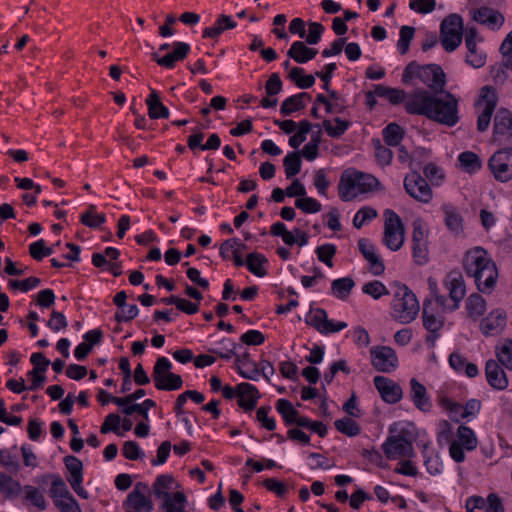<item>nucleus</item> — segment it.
<instances>
[{
	"label": "nucleus",
	"mask_w": 512,
	"mask_h": 512,
	"mask_svg": "<svg viewBox=\"0 0 512 512\" xmlns=\"http://www.w3.org/2000/svg\"><path fill=\"white\" fill-rule=\"evenodd\" d=\"M485 375L491 387L497 390H504L508 386V378L503 368L497 361L490 359L485 365Z\"/></svg>",
	"instance_id": "17"
},
{
	"label": "nucleus",
	"mask_w": 512,
	"mask_h": 512,
	"mask_svg": "<svg viewBox=\"0 0 512 512\" xmlns=\"http://www.w3.org/2000/svg\"><path fill=\"white\" fill-rule=\"evenodd\" d=\"M262 484L268 491L276 494L280 498H283L288 491L286 485L275 478H267Z\"/></svg>",
	"instance_id": "59"
},
{
	"label": "nucleus",
	"mask_w": 512,
	"mask_h": 512,
	"mask_svg": "<svg viewBox=\"0 0 512 512\" xmlns=\"http://www.w3.org/2000/svg\"><path fill=\"white\" fill-rule=\"evenodd\" d=\"M64 463L67 470L70 473V477H68V482L70 483L72 489L76 492L78 496L81 498L87 499L88 493L81 486L83 480V463L77 457L68 455L64 458Z\"/></svg>",
	"instance_id": "13"
},
{
	"label": "nucleus",
	"mask_w": 512,
	"mask_h": 512,
	"mask_svg": "<svg viewBox=\"0 0 512 512\" xmlns=\"http://www.w3.org/2000/svg\"><path fill=\"white\" fill-rule=\"evenodd\" d=\"M236 27V23L231 19L230 16L221 14L215 22L213 27H207L203 30L202 36L204 38H218L225 30H231Z\"/></svg>",
	"instance_id": "25"
},
{
	"label": "nucleus",
	"mask_w": 512,
	"mask_h": 512,
	"mask_svg": "<svg viewBox=\"0 0 512 512\" xmlns=\"http://www.w3.org/2000/svg\"><path fill=\"white\" fill-rule=\"evenodd\" d=\"M25 491V499L30 501L33 505H35L40 510L46 509V500L43 496V494L39 491L38 488L26 485L24 486Z\"/></svg>",
	"instance_id": "51"
},
{
	"label": "nucleus",
	"mask_w": 512,
	"mask_h": 512,
	"mask_svg": "<svg viewBox=\"0 0 512 512\" xmlns=\"http://www.w3.org/2000/svg\"><path fill=\"white\" fill-rule=\"evenodd\" d=\"M304 69L294 67L289 72V78L300 89H307L314 85L315 77L313 75H303Z\"/></svg>",
	"instance_id": "38"
},
{
	"label": "nucleus",
	"mask_w": 512,
	"mask_h": 512,
	"mask_svg": "<svg viewBox=\"0 0 512 512\" xmlns=\"http://www.w3.org/2000/svg\"><path fill=\"white\" fill-rule=\"evenodd\" d=\"M384 243L392 251L399 250L404 243V226L400 217L392 210L385 211Z\"/></svg>",
	"instance_id": "5"
},
{
	"label": "nucleus",
	"mask_w": 512,
	"mask_h": 512,
	"mask_svg": "<svg viewBox=\"0 0 512 512\" xmlns=\"http://www.w3.org/2000/svg\"><path fill=\"white\" fill-rule=\"evenodd\" d=\"M335 428L342 434L348 437H354L360 434V426L357 422L349 417L336 420L334 422Z\"/></svg>",
	"instance_id": "42"
},
{
	"label": "nucleus",
	"mask_w": 512,
	"mask_h": 512,
	"mask_svg": "<svg viewBox=\"0 0 512 512\" xmlns=\"http://www.w3.org/2000/svg\"><path fill=\"white\" fill-rule=\"evenodd\" d=\"M463 19L459 14H450L440 25V40L447 52L454 51L462 42Z\"/></svg>",
	"instance_id": "4"
},
{
	"label": "nucleus",
	"mask_w": 512,
	"mask_h": 512,
	"mask_svg": "<svg viewBox=\"0 0 512 512\" xmlns=\"http://www.w3.org/2000/svg\"><path fill=\"white\" fill-rule=\"evenodd\" d=\"M466 309L468 316L473 320H477L484 314L486 310V302L481 295L473 293L467 299Z\"/></svg>",
	"instance_id": "28"
},
{
	"label": "nucleus",
	"mask_w": 512,
	"mask_h": 512,
	"mask_svg": "<svg viewBox=\"0 0 512 512\" xmlns=\"http://www.w3.org/2000/svg\"><path fill=\"white\" fill-rule=\"evenodd\" d=\"M182 385H183L182 377L180 375L172 373V372L155 383V387L158 390H168V391L178 390L182 387Z\"/></svg>",
	"instance_id": "47"
},
{
	"label": "nucleus",
	"mask_w": 512,
	"mask_h": 512,
	"mask_svg": "<svg viewBox=\"0 0 512 512\" xmlns=\"http://www.w3.org/2000/svg\"><path fill=\"white\" fill-rule=\"evenodd\" d=\"M409 114L423 115L440 124L452 127L459 121L458 100L450 92L444 96L431 94L423 89L415 90L406 102Z\"/></svg>",
	"instance_id": "1"
},
{
	"label": "nucleus",
	"mask_w": 512,
	"mask_h": 512,
	"mask_svg": "<svg viewBox=\"0 0 512 512\" xmlns=\"http://www.w3.org/2000/svg\"><path fill=\"white\" fill-rule=\"evenodd\" d=\"M404 431L399 435L390 436L384 442L382 448L389 459H396L398 457H410L413 455V445L403 436Z\"/></svg>",
	"instance_id": "10"
},
{
	"label": "nucleus",
	"mask_w": 512,
	"mask_h": 512,
	"mask_svg": "<svg viewBox=\"0 0 512 512\" xmlns=\"http://www.w3.org/2000/svg\"><path fill=\"white\" fill-rule=\"evenodd\" d=\"M496 104L497 96L495 89L492 86H484L481 89L480 99L477 102V107L481 108L477 120V130L479 132H484L488 129Z\"/></svg>",
	"instance_id": "7"
},
{
	"label": "nucleus",
	"mask_w": 512,
	"mask_h": 512,
	"mask_svg": "<svg viewBox=\"0 0 512 512\" xmlns=\"http://www.w3.org/2000/svg\"><path fill=\"white\" fill-rule=\"evenodd\" d=\"M357 187V183L354 177L342 175L338 190L339 196L343 201H350L355 197V194L351 192Z\"/></svg>",
	"instance_id": "43"
},
{
	"label": "nucleus",
	"mask_w": 512,
	"mask_h": 512,
	"mask_svg": "<svg viewBox=\"0 0 512 512\" xmlns=\"http://www.w3.org/2000/svg\"><path fill=\"white\" fill-rule=\"evenodd\" d=\"M457 436L460 440L459 443L464 446L466 450L471 451L477 447V438L471 428L460 425L457 430Z\"/></svg>",
	"instance_id": "44"
},
{
	"label": "nucleus",
	"mask_w": 512,
	"mask_h": 512,
	"mask_svg": "<svg viewBox=\"0 0 512 512\" xmlns=\"http://www.w3.org/2000/svg\"><path fill=\"white\" fill-rule=\"evenodd\" d=\"M124 506L133 509L135 512H152L153 510V502L148 495L127 496Z\"/></svg>",
	"instance_id": "35"
},
{
	"label": "nucleus",
	"mask_w": 512,
	"mask_h": 512,
	"mask_svg": "<svg viewBox=\"0 0 512 512\" xmlns=\"http://www.w3.org/2000/svg\"><path fill=\"white\" fill-rule=\"evenodd\" d=\"M265 263H267V259L260 253H249L246 257L247 268L258 277H264L267 274V271L263 268Z\"/></svg>",
	"instance_id": "34"
},
{
	"label": "nucleus",
	"mask_w": 512,
	"mask_h": 512,
	"mask_svg": "<svg viewBox=\"0 0 512 512\" xmlns=\"http://www.w3.org/2000/svg\"><path fill=\"white\" fill-rule=\"evenodd\" d=\"M94 205H90L88 210L82 214L81 223L90 228H97L103 223L106 222V217L104 214H94Z\"/></svg>",
	"instance_id": "49"
},
{
	"label": "nucleus",
	"mask_w": 512,
	"mask_h": 512,
	"mask_svg": "<svg viewBox=\"0 0 512 512\" xmlns=\"http://www.w3.org/2000/svg\"><path fill=\"white\" fill-rule=\"evenodd\" d=\"M171 362L166 357H159L153 367L154 384L171 373Z\"/></svg>",
	"instance_id": "53"
},
{
	"label": "nucleus",
	"mask_w": 512,
	"mask_h": 512,
	"mask_svg": "<svg viewBox=\"0 0 512 512\" xmlns=\"http://www.w3.org/2000/svg\"><path fill=\"white\" fill-rule=\"evenodd\" d=\"M295 206L304 213H317L322 208L321 203L316 199L304 196L295 201Z\"/></svg>",
	"instance_id": "54"
},
{
	"label": "nucleus",
	"mask_w": 512,
	"mask_h": 512,
	"mask_svg": "<svg viewBox=\"0 0 512 512\" xmlns=\"http://www.w3.org/2000/svg\"><path fill=\"white\" fill-rule=\"evenodd\" d=\"M493 137L500 143L512 142V113L506 108H500L495 114Z\"/></svg>",
	"instance_id": "11"
},
{
	"label": "nucleus",
	"mask_w": 512,
	"mask_h": 512,
	"mask_svg": "<svg viewBox=\"0 0 512 512\" xmlns=\"http://www.w3.org/2000/svg\"><path fill=\"white\" fill-rule=\"evenodd\" d=\"M405 131L397 123H390L383 129V138L388 146H398L404 138Z\"/></svg>",
	"instance_id": "31"
},
{
	"label": "nucleus",
	"mask_w": 512,
	"mask_h": 512,
	"mask_svg": "<svg viewBox=\"0 0 512 512\" xmlns=\"http://www.w3.org/2000/svg\"><path fill=\"white\" fill-rule=\"evenodd\" d=\"M354 285V280L350 277L339 278L332 281L331 290L339 299H346Z\"/></svg>",
	"instance_id": "36"
},
{
	"label": "nucleus",
	"mask_w": 512,
	"mask_h": 512,
	"mask_svg": "<svg viewBox=\"0 0 512 512\" xmlns=\"http://www.w3.org/2000/svg\"><path fill=\"white\" fill-rule=\"evenodd\" d=\"M325 28L321 23L309 22L308 23V34H305V41L309 45L317 44L322 37Z\"/></svg>",
	"instance_id": "55"
},
{
	"label": "nucleus",
	"mask_w": 512,
	"mask_h": 512,
	"mask_svg": "<svg viewBox=\"0 0 512 512\" xmlns=\"http://www.w3.org/2000/svg\"><path fill=\"white\" fill-rule=\"evenodd\" d=\"M174 483V478L170 475L158 476L152 487L154 495L157 498H164V500L171 498L169 491L173 489L172 485Z\"/></svg>",
	"instance_id": "27"
},
{
	"label": "nucleus",
	"mask_w": 512,
	"mask_h": 512,
	"mask_svg": "<svg viewBox=\"0 0 512 512\" xmlns=\"http://www.w3.org/2000/svg\"><path fill=\"white\" fill-rule=\"evenodd\" d=\"M190 51V46L184 42H175L173 44V51L167 53L163 57H159L156 53L153 54V59L159 66L165 68H173L176 61L184 60Z\"/></svg>",
	"instance_id": "18"
},
{
	"label": "nucleus",
	"mask_w": 512,
	"mask_h": 512,
	"mask_svg": "<svg viewBox=\"0 0 512 512\" xmlns=\"http://www.w3.org/2000/svg\"><path fill=\"white\" fill-rule=\"evenodd\" d=\"M430 305V300H426L423 304V325L430 333L435 334L442 328L443 321L436 318L434 314L429 313L428 309Z\"/></svg>",
	"instance_id": "40"
},
{
	"label": "nucleus",
	"mask_w": 512,
	"mask_h": 512,
	"mask_svg": "<svg viewBox=\"0 0 512 512\" xmlns=\"http://www.w3.org/2000/svg\"><path fill=\"white\" fill-rule=\"evenodd\" d=\"M370 355L372 366L379 372L389 373L398 366V357L391 347H373Z\"/></svg>",
	"instance_id": "8"
},
{
	"label": "nucleus",
	"mask_w": 512,
	"mask_h": 512,
	"mask_svg": "<svg viewBox=\"0 0 512 512\" xmlns=\"http://www.w3.org/2000/svg\"><path fill=\"white\" fill-rule=\"evenodd\" d=\"M185 504V494L178 491L173 494V497L164 500L163 508L166 512H186Z\"/></svg>",
	"instance_id": "45"
},
{
	"label": "nucleus",
	"mask_w": 512,
	"mask_h": 512,
	"mask_svg": "<svg viewBox=\"0 0 512 512\" xmlns=\"http://www.w3.org/2000/svg\"><path fill=\"white\" fill-rule=\"evenodd\" d=\"M354 178L361 193L369 192L380 185L378 179L371 174L356 172Z\"/></svg>",
	"instance_id": "41"
},
{
	"label": "nucleus",
	"mask_w": 512,
	"mask_h": 512,
	"mask_svg": "<svg viewBox=\"0 0 512 512\" xmlns=\"http://www.w3.org/2000/svg\"><path fill=\"white\" fill-rule=\"evenodd\" d=\"M358 247L363 257L370 264V271L378 276L384 273L385 266L379 256L376 254L374 246L365 238L358 241Z\"/></svg>",
	"instance_id": "19"
},
{
	"label": "nucleus",
	"mask_w": 512,
	"mask_h": 512,
	"mask_svg": "<svg viewBox=\"0 0 512 512\" xmlns=\"http://www.w3.org/2000/svg\"><path fill=\"white\" fill-rule=\"evenodd\" d=\"M22 491L21 484L12 477L0 472V493L6 498H15Z\"/></svg>",
	"instance_id": "29"
},
{
	"label": "nucleus",
	"mask_w": 512,
	"mask_h": 512,
	"mask_svg": "<svg viewBox=\"0 0 512 512\" xmlns=\"http://www.w3.org/2000/svg\"><path fill=\"white\" fill-rule=\"evenodd\" d=\"M475 21L480 24L487 25L491 28L495 26H502L504 23V16L495 9L489 7H480L474 14Z\"/></svg>",
	"instance_id": "23"
},
{
	"label": "nucleus",
	"mask_w": 512,
	"mask_h": 512,
	"mask_svg": "<svg viewBox=\"0 0 512 512\" xmlns=\"http://www.w3.org/2000/svg\"><path fill=\"white\" fill-rule=\"evenodd\" d=\"M283 165L285 168V174L287 178L294 177L301 171V157L300 152L295 151L288 153L287 156L283 160Z\"/></svg>",
	"instance_id": "39"
},
{
	"label": "nucleus",
	"mask_w": 512,
	"mask_h": 512,
	"mask_svg": "<svg viewBox=\"0 0 512 512\" xmlns=\"http://www.w3.org/2000/svg\"><path fill=\"white\" fill-rule=\"evenodd\" d=\"M238 405L246 412L256 408L257 401L260 398L259 390L252 384L242 382L236 386Z\"/></svg>",
	"instance_id": "15"
},
{
	"label": "nucleus",
	"mask_w": 512,
	"mask_h": 512,
	"mask_svg": "<svg viewBox=\"0 0 512 512\" xmlns=\"http://www.w3.org/2000/svg\"><path fill=\"white\" fill-rule=\"evenodd\" d=\"M404 188L417 201L428 203L432 198L429 184L418 172H412L405 177Z\"/></svg>",
	"instance_id": "9"
},
{
	"label": "nucleus",
	"mask_w": 512,
	"mask_h": 512,
	"mask_svg": "<svg viewBox=\"0 0 512 512\" xmlns=\"http://www.w3.org/2000/svg\"><path fill=\"white\" fill-rule=\"evenodd\" d=\"M240 339L246 345L258 346L264 343L265 336L259 330H248Z\"/></svg>",
	"instance_id": "63"
},
{
	"label": "nucleus",
	"mask_w": 512,
	"mask_h": 512,
	"mask_svg": "<svg viewBox=\"0 0 512 512\" xmlns=\"http://www.w3.org/2000/svg\"><path fill=\"white\" fill-rule=\"evenodd\" d=\"M449 277V297L454 302L452 309H457L459 307L460 301L464 298L466 293L465 283L460 273L451 272Z\"/></svg>",
	"instance_id": "24"
},
{
	"label": "nucleus",
	"mask_w": 512,
	"mask_h": 512,
	"mask_svg": "<svg viewBox=\"0 0 512 512\" xmlns=\"http://www.w3.org/2000/svg\"><path fill=\"white\" fill-rule=\"evenodd\" d=\"M463 266L466 273L475 279L477 288L481 292H490L495 287L498 270L482 247H475L468 251L463 259Z\"/></svg>",
	"instance_id": "2"
},
{
	"label": "nucleus",
	"mask_w": 512,
	"mask_h": 512,
	"mask_svg": "<svg viewBox=\"0 0 512 512\" xmlns=\"http://www.w3.org/2000/svg\"><path fill=\"white\" fill-rule=\"evenodd\" d=\"M336 253V247L333 244H324L316 249L317 257L320 261L325 263L328 267H332V258Z\"/></svg>",
	"instance_id": "56"
},
{
	"label": "nucleus",
	"mask_w": 512,
	"mask_h": 512,
	"mask_svg": "<svg viewBox=\"0 0 512 512\" xmlns=\"http://www.w3.org/2000/svg\"><path fill=\"white\" fill-rule=\"evenodd\" d=\"M507 317L504 311L494 310L482 319L480 329L486 336L498 335L506 326Z\"/></svg>",
	"instance_id": "16"
},
{
	"label": "nucleus",
	"mask_w": 512,
	"mask_h": 512,
	"mask_svg": "<svg viewBox=\"0 0 512 512\" xmlns=\"http://www.w3.org/2000/svg\"><path fill=\"white\" fill-rule=\"evenodd\" d=\"M374 385L382 399L389 404L399 402L403 396V390L400 385L387 377L375 376Z\"/></svg>",
	"instance_id": "14"
},
{
	"label": "nucleus",
	"mask_w": 512,
	"mask_h": 512,
	"mask_svg": "<svg viewBox=\"0 0 512 512\" xmlns=\"http://www.w3.org/2000/svg\"><path fill=\"white\" fill-rule=\"evenodd\" d=\"M269 406H262L257 410L256 418L261 425L269 431H273L276 428V423L273 418L268 417L270 411Z\"/></svg>",
	"instance_id": "61"
},
{
	"label": "nucleus",
	"mask_w": 512,
	"mask_h": 512,
	"mask_svg": "<svg viewBox=\"0 0 512 512\" xmlns=\"http://www.w3.org/2000/svg\"><path fill=\"white\" fill-rule=\"evenodd\" d=\"M377 216L376 211L373 208L365 207L360 209L354 219H353V225L356 228H361L363 224L370 219H373Z\"/></svg>",
	"instance_id": "64"
},
{
	"label": "nucleus",
	"mask_w": 512,
	"mask_h": 512,
	"mask_svg": "<svg viewBox=\"0 0 512 512\" xmlns=\"http://www.w3.org/2000/svg\"><path fill=\"white\" fill-rule=\"evenodd\" d=\"M477 29L474 27L468 28L465 31V45L468 49L467 55V63L472 65L475 68L481 67L484 65V58L481 54L477 53Z\"/></svg>",
	"instance_id": "20"
},
{
	"label": "nucleus",
	"mask_w": 512,
	"mask_h": 512,
	"mask_svg": "<svg viewBox=\"0 0 512 512\" xmlns=\"http://www.w3.org/2000/svg\"><path fill=\"white\" fill-rule=\"evenodd\" d=\"M459 162L460 165L467 171V172H475L481 168V160L479 156L471 151L463 152L459 155Z\"/></svg>",
	"instance_id": "46"
},
{
	"label": "nucleus",
	"mask_w": 512,
	"mask_h": 512,
	"mask_svg": "<svg viewBox=\"0 0 512 512\" xmlns=\"http://www.w3.org/2000/svg\"><path fill=\"white\" fill-rule=\"evenodd\" d=\"M276 408L287 426L295 424V421H297L299 416V412L293 407L289 400L279 399L277 401Z\"/></svg>",
	"instance_id": "32"
},
{
	"label": "nucleus",
	"mask_w": 512,
	"mask_h": 512,
	"mask_svg": "<svg viewBox=\"0 0 512 512\" xmlns=\"http://www.w3.org/2000/svg\"><path fill=\"white\" fill-rule=\"evenodd\" d=\"M418 78L435 93L443 92L446 84L445 73L439 65H423Z\"/></svg>",
	"instance_id": "12"
},
{
	"label": "nucleus",
	"mask_w": 512,
	"mask_h": 512,
	"mask_svg": "<svg viewBox=\"0 0 512 512\" xmlns=\"http://www.w3.org/2000/svg\"><path fill=\"white\" fill-rule=\"evenodd\" d=\"M363 292L372 296L374 299H379L382 295H388L389 291L380 281H372L363 286Z\"/></svg>",
	"instance_id": "57"
},
{
	"label": "nucleus",
	"mask_w": 512,
	"mask_h": 512,
	"mask_svg": "<svg viewBox=\"0 0 512 512\" xmlns=\"http://www.w3.org/2000/svg\"><path fill=\"white\" fill-rule=\"evenodd\" d=\"M445 224L447 228L454 234L458 235L463 231V218L450 206H444Z\"/></svg>",
	"instance_id": "30"
},
{
	"label": "nucleus",
	"mask_w": 512,
	"mask_h": 512,
	"mask_svg": "<svg viewBox=\"0 0 512 512\" xmlns=\"http://www.w3.org/2000/svg\"><path fill=\"white\" fill-rule=\"evenodd\" d=\"M497 362L506 369L512 371V340L505 339L504 342L496 348Z\"/></svg>",
	"instance_id": "37"
},
{
	"label": "nucleus",
	"mask_w": 512,
	"mask_h": 512,
	"mask_svg": "<svg viewBox=\"0 0 512 512\" xmlns=\"http://www.w3.org/2000/svg\"><path fill=\"white\" fill-rule=\"evenodd\" d=\"M146 105L148 108V116L151 119H167L169 117V111L167 107L164 106L163 103L160 101V97L156 91L152 90V92L146 99Z\"/></svg>",
	"instance_id": "26"
},
{
	"label": "nucleus",
	"mask_w": 512,
	"mask_h": 512,
	"mask_svg": "<svg viewBox=\"0 0 512 512\" xmlns=\"http://www.w3.org/2000/svg\"><path fill=\"white\" fill-rule=\"evenodd\" d=\"M334 122L336 123V127L332 126L330 120H324L322 125L330 137L338 138L342 136L345 133V131L349 128L350 122L342 120L339 117L334 118Z\"/></svg>",
	"instance_id": "48"
},
{
	"label": "nucleus",
	"mask_w": 512,
	"mask_h": 512,
	"mask_svg": "<svg viewBox=\"0 0 512 512\" xmlns=\"http://www.w3.org/2000/svg\"><path fill=\"white\" fill-rule=\"evenodd\" d=\"M393 317L400 323H410L419 311L415 294L406 286L399 285L392 303Z\"/></svg>",
	"instance_id": "3"
},
{
	"label": "nucleus",
	"mask_w": 512,
	"mask_h": 512,
	"mask_svg": "<svg viewBox=\"0 0 512 512\" xmlns=\"http://www.w3.org/2000/svg\"><path fill=\"white\" fill-rule=\"evenodd\" d=\"M494 178L500 182L512 179V148H503L495 152L488 161Z\"/></svg>",
	"instance_id": "6"
},
{
	"label": "nucleus",
	"mask_w": 512,
	"mask_h": 512,
	"mask_svg": "<svg viewBox=\"0 0 512 512\" xmlns=\"http://www.w3.org/2000/svg\"><path fill=\"white\" fill-rule=\"evenodd\" d=\"M306 41H295L287 51V56L299 64L307 63L314 59L318 51L306 45Z\"/></svg>",
	"instance_id": "22"
},
{
	"label": "nucleus",
	"mask_w": 512,
	"mask_h": 512,
	"mask_svg": "<svg viewBox=\"0 0 512 512\" xmlns=\"http://www.w3.org/2000/svg\"><path fill=\"white\" fill-rule=\"evenodd\" d=\"M410 397L414 405L421 411L427 412L431 408V402L427 390L416 378L410 380Z\"/></svg>",
	"instance_id": "21"
},
{
	"label": "nucleus",
	"mask_w": 512,
	"mask_h": 512,
	"mask_svg": "<svg viewBox=\"0 0 512 512\" xmlns=\"http://www.w3.org/2000/svg\"><path fill=\"white\" fill-rule=\"evenodd\" d=\"M69 495L71 494L67 489V486L63 479L59 476L54 475L50 488V496L52 497L53 501L56 502V500L66 498Z\"/></svg>",
	"instance_id": "52"
},
{
	"label": "nucleus",
	"mask_w": 512,
	"mask_h": 512,
	"mask_svg": "<svg viewBox=\"0 0 512 512\" xmlns=\"http://www.w3.org/2000/svg\"><path fill=\"white\" fill-rule=\"evenodd\" d=\"M54 504L61 512H81L79 504L72 495L56 500Z\"/></svg>",
	"instance_id": "60"
},
{
	"label": "nucleus",
	"mask_w": 512,
	"mask_h": 512,
	"mask_svg": "<svg viewBox=\"0 0 512 512\" xmlns=\"http://www.w3.org/2000/svg\"><path fill=\"white\" fill-rule=\"evenodd\" d=\"M303 96H308V93L302 92L288 97L282 102L280 112L283 116H288L295 111H300L305 108Z\"/></svg>",
	"instance_id": "33"
},
{
	"label": "nucleus",
	"mask_w": 512,
	"mask_h": 512,
	"mask_svg": "<svg viewBox=\"0 0 512 512\" xmlns=\"http://www.w3.org/2000/svg\"><path fill=\"white\" fill-rule=\"evenodd\" d=\"M98 401L102 404V405H106L108 402H113L115 403L116 405L118 406H126L128 404H131V399L129 397V395L125 396V397H115V396H112L111 394H109L107 391L101 389L99 390L98 392Z\"/></svg>",
	"instance_id": "58"
},
{
	"label": "nucleus",
	"mask_w": 512,
	"mask_h": 512,
	"mask_svg": "<svg viewBox=\"0 0 512 512\" xmlns=\"http://www.w3.org/2000/svg\"><path fill=\"white\" fill-rule=\"evenodd\" d=\"M30 361L35 365L30 374L44 373L50 365V361L41 352L33 353Z\"/></svg>",
	"instance_id": "62"
},
{
	"label": "nucleus",
	"mask_w": 512,
	"mask_h": 512,
	"mask_svg": "<svg viewBox=\"0 0 512 512\" xmlns=\"http://www.w3.org/2000/svg\"><path fill=\"white\" fill-rule=\"evenodd\" d=\"M415 34V28L412 26H402L400 28V38L397 42V47L401 55L406 54L409 51L410 42L412 41Z\"/></svg>",
	"instance_id": "50"
}]
</instances>
